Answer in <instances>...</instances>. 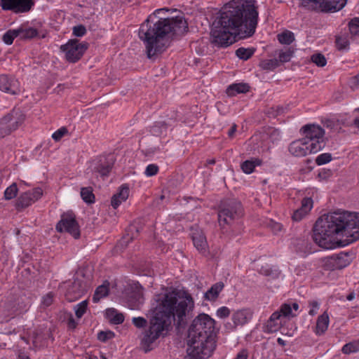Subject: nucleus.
I'll use <instances>...</instances> for the list:
<instances>
[{
	"mask_svg": "<svg viewBox=\"0 0 359 359\" xmlns=\"http://www.w3.org/2000/svg\"><path fill=\"white\" fill-rule=\"evenodd\" d=\"M156 301L149 325L140 337V346L144 353L154 348V343L169 330L172 322L177 328L184 327L194 309V301L186 291L172 290L156 296Z\"/></svg>",
	"mask_w": 359,
	"mask_h": 359,
	"instance_id": "1",
	"label": "nucleus"
},
{
	"mask_svg": "<svg viewBox=\"0 0 359 359\" xmlns=\"http://www.w3.org/2000/svg\"><path fill=\"white\" fill-rule=\"evenodd\" d=\"M255 0H233L223 8L213 22L212 43L226 47L235 42V36H252L257 25L258 10Z\"/></svg>",
	"mask_w": 359,
	"mask_h": 359,
	"instance_id": "2",
	"label": "nucleus"
},
{
	"mask_svg": "<svg viewBox=\"0 0 359 359\" xmlns=\"http://www.w3.org/2000/svg\"><path fill=\"white\" fill-rule=\"evenodd\" d=\"M357 212L336 211L320 217L313 227V239L320 248L333 249L359 239Z\"/></svg>",
	"mask_w": 359,
	"mask_h": 359,
	"instance_id": "3",
	"label": "nucleus"
},
{
	"mask_svg": "<svg viewBox=\"0 0 359 359\" xmlns=\"http://www.w3.org/2000/svg\"><path fill=\"white\" fill-rule=\"evenodd\" d=\"M150 15L140 26L138 36L145 46L147 57L156 59L170 46L172 35L182 34L188 24L182 15L160 18L153 22Z\"/></svg>",
	"mask_w": 359,
	"mask_h": 359,
	"instance_id": "4",
	"label": "nucleus"
},
{
	"mask_svg": "<svg viewBox=\"0 0 359 359\" xmlns=\"http://www.w3.org/2000/svg\"><path fill=\"white\" fill-rule=\"evenodd\" d=\"M214 328L215 320L207 314L194 319L188 331L187 359H206L212 355L216 347Z\"/></svg>",
	"mask_w": 359,
	"mask_h": 359,
	"instance_id": "5",
	"label": "nucleus"
},
{
	"mask_svg": "<svg viewBox=\"0 0 359 359\" xmlns=\"http://www.w3.org/2000/svg\"><path fill=\"white\" fill-rule=\"evenodd\" d=\"M242 215L243 209L241 203L235 199L226 200L220 206L218 212V222L219 225L224 228Z\"/></svg>",
	"mask_w": 359,
	"mask_h": 359,
	"instance_id": "6",
	"label": "nucleus"
},
{
	"mask_svg": "<svg viewBox=\"0 0 359 359\" xmlns=\"http://www.w3.org/2000/svg\"><path fill=\"white\" fill-rule=\"evenodd\" d=\"M303 138L310 144L311 149L320 151L325 146V130L318 125L307 124L300 129Z\"/></svg>",
	"mask_w": 359,
	"mask_h": 359,
	"instance_id": "7",
	"label": "nucleus"
},
{
	"mask_svg": "<svg viewBox=\"0 0 359 359\" xmlns=\"http://www.w3.org/2000/svg\"><path fill=\"white\" fill-rule=\"evenodd\" d=\"M25 115L19 109H13L0 120V137L15 130L25 121Z\"/></svg>",
	"mask_w": 359,
	"mask_h": 359,
	"instance_id": "8",
	"label": "nucleus"
},
{
	"mask_svg": "<svg viewBox=\"0 0 359 359\" xmlns=\"http://www.w3.org/2000/svg\"><path fill=\"white\" fill-rule=\"evenodd\" d=\"M294 315L292 314L291 305L283 304L280 306L278 311L273 312L267 320L264 332L267 333H273L278 331L282 327L283 318H291Z\"/></svg>",
	"mask_w": 359,
	"mask_h": 359,
	"instance_id": "9",
	"label": "nucleus"
},
{
	"mask_svg": "<svg viewBox=\"0 0 359 359\" xmlns=\"http://www.w3.org/2000/svg\"><path fill=\"white\" fill-rule=\"evenodd\" d=\"M88 48L86 43H80L78 40H69L66 44L60 46L65 53L66 60L69 62L79 60Z\"/></svg>",
	"mask_w": 359,
	"mask_h": 359,
	"instance_id": "10",
	"label": "nucleus"
},
{
	"mask_svg": "<svg viewBox=\"0 0 359 359\" xmlns=\"http://www.w3.org/2000/svg\"><path fill=\"white\" fill-rule=\"evenodd\" d=\"M58 232H67L74 238L80 236V231L75 216L72 214H66L62 216L60 221L56 225Z\"/></svg>",
	"mask_w": 359,
	"mask_h": 359,
	"instance_id": "11",
	"label": "nucleus"
},
{
	"mask_svg": "<svg viewBox=\"0 0 359 359\" xmlns=\"http://www.w3.org/2000/svg\"><path fill=\"white\" fill-rule=\"evenodd\" d=\"M33 0H0V6L4 11H10L14 13L29 12L33 7Z\"/></svg>",
	"mask_w": 359,
	"mask_h": 359,
	"instance_id": "12",
	"label": "nucleus"
},
{
	"mask_svg": "<svg viewBox=\"0 0 359 359\" xmlns=\"http://www.w3.org/2000/svg\"><path fill=\"white\" fill-rule=\"evenodd\" d=\"M42 195L43 190L39 187L24 192L16 200L15 208L18 210L25 209L37 201Z\"/></svg>",
	"mask_w": 359,
	"mask_h": 359,
	"instance_id": "13",
	"label": "nucleus"
},
{
	"mask_svg": "<svg viewBox=\"0 0 359 359\" xmlns=\"http://www.w3.org/2000/svg\"><path fill=\"white\" fill-rule=\"evenodd\" d=\"M87 284L79 277L74 278L69 286L65 297L69 302H74L81 297L87 291Z\"/></svg>",
	"mask_w": 359,
	"mask_h": 359,
	"instance_id": "14",
	"label": "nucleus"
},
{
	"mask_svg": "<svg viewBox=\"0 0 359 359\" xmlns=\"http://www.w3.org/2000/svg\"><path fill=\"white\" fill-rule=\"evenodd\" d=\"M290 153L297 157H303L310 154H316L318 151H313L303 137L292 142L288 147Z\"/></svg>",
	"mask_w": 359,
	"mask_h": 359,
	"instance_id": "15",
	"label": "nucleus"
},
{
	"mask_svg": "<svg viewBox=\"0 0 359 359\" xmlns=\"http://www.w3.org/2000/svg\"><path fill=\"white\" fill-rule=\"evenodd\" d=\"M317 6L313 11L336 12L342 9L346 4L347 0H317Z\"/></svg>",
	"mask_w": 359,
	"mask_h": 359,
	"instance_id": "16",
	"label": "nucleus"
},
{
	"mask_svg": "<svg viewBox=\"0 0 359 359\" xmlns=\"http://www.w3.org/2000/svg\"><path fill=\"white\" fill-rule=\"evenodd\" d=\"M0 90L11 95H16L20 92L19 82L13 77L4 74L1 75Z\"/></svg>",
	"mask_w": 359,
	"mask_h": 359,
	"instance_id": "17",
	"label": "nucleus"
},
{
	"mask_svg": "<svg viewBox=\"0 0 359 359\" xmlns=\"http://www.w3.org/2000/svg\"><path fill=\"white\" fill-rule=\"evenodd\" d=\"M253 312L250 309H242L232 315V320L236 325H243L252 318Z\"/></svg>",
	"mask_w": 359,
	"mask_h": 359,
	"instance_id": "18",
	"label": "nucleus"
},
{
	"mask_svg": "<svg viewBox=\"0 0 359 359\" xmlns=\"http://www.w3.org/2000/svg\"><path fill=\"white\" fill-rule=\"evenodd\" d=\"M129 196V187L127 184L120 187L118 193L115 194L111 201V206L116 209L122 202L126 201Z\"/></svg>",
	"mask_w": 359,
	"mask_h": 359,
	"instance_id": "19",
	"label": "nucleus"
},
{
	"mask_svg": "<svg viewBox=\"0 0 359 359\" xmlns=\"http://www.w3.org/2000/svg\"><path fill=\"white\" fill-rule=\"evenodd\" d=\"M191 237L196 248L201 252H205L208 248V243L203 231L196 230L192 233Z\"/></svg>",
	"mask_w": 359,
	"mask_h": 359,
	"instance_id": "20",
	"label": "nucleus"
},
{
	"mask_svg": "<svg viewBox=\"0 0 359 359\" xmlns=\"http://www.w3.org/2000/svg\"><path fill=\"white\" fill-rule=\"evenodd\" d=\"M330 323L329 315L327 311H325L322 315L319 316L317 318L316 325L315 327V332L318 335L324 334L327 330Z\"/></svg>",
	"mask_w": 359,
	"mask_h": 359,
	"instance_id": "21",
	"label": "nucleus"
},
{
	"mask_svg": "<svg viewBox=\"0 0 359 359\" xmlns=\"http://www.w3.org/2000/svg\"><path fill=\"white\" fill-rule=\"evenodd\" d=\"M250 86L247 83H240L230 85L226 89V93L229 96H235L238 93H245L248 92Z\"/></svg>",
	"mask_w": 359,
	"mask_h": 359,
	"instance_id": "22",
	"label": "nucleus"
},
{
	"mask_svg": "<svg viewBox=\"0 0 359 359\" xmlns=\"http://www.w3.org/2000/svg\"><path fill=\"white\" fill-rule=\"evenodd\" d=\"M224 283L222 282H218L213 285L205 293V299L209 301L215 300L220 292L224 288Z\"/></svg>",
	"mask_w": 359,
	"mask_h": 359,
	"instance_id": "23",
	"label": "nucleus"
},
{
	"mask_svg": "<svg viewBox=\"0 0 359 359\" xmlns=\"http://www.w3.org/2000/svg\"><path fill=\"white\" fill-rule=\"evenodd\" d=\"M106 316L109 321L114 325L121 324L124 321V316L113 308L106 310Z\"/></svg>",
	"mask_w": 359,
	"mask_h": 359,
	"instance_id": "24",
	"label": "nucleus"
},
{
	"mask_svg": "<svg viewBox=\"0 0 359 359\" xmlns=\"http://www.w3.org/2000/svg\"><path fill=\"white\" fill-rule=\"evenodd\" d=\"M337 262L334 256L324 257L321 259V266L327 271L337 270L341 266L337 264Z\"/></svg>",
	"mask_w": 359,
	"mask_h": 359,
	"instance_id": "25",
	"label": "nucleus"
},
{
	"mask_svg": "<svg viewBox=\"0 0 359 359\" xmlns=\"http://www.w3.org/2000/svg\"><path fill=\"white\" fill-rule=\"evenodd\" d=\"M113 163L108 161L100 160L97 165L94 168V171L98 172L102 176H107L111 170Z\"/></svg>",
	"mask_w": 359,
	"mask_h": 359,
	"instance_id": "26",
	"label": "nucleus"
},
{
	"mask_svg": "<svg viewBox=\"0 0 359 359\" xmlns=\"http://www.w3.org/2000/svg\"><path fill=\"white\" fill-rule=\"evenodd\" d=\"M109 283L107 281H105L102 285L98 286L94 295L93 297V301L94 302H98L100 299L105 297L108 295L109 293Z\"/></svg>",
	"mask_w": 359,
	"mask_h": 359,
	"instance_id": "27",
	"label": "nucleus"
},
{
	"mask_svg": "<svg viewBox=\"0 0 359 359\" xmlns=\"http://www.w3.org/2000/svg\"><path fill=\"white\" fill-rule=\"evenodd\" d=\"M261 164V161L258 158L247 160L241 164L242 170L246 174L252 173L255 168Z\"/></svg>",
	"mask_w": 359,
	"mask_h": 359,
	"instance_id": "28",
	"label": "nucleus"
},
{
	"mask_svg": "<svg viewBox=\"0 0 359 359\" xmlns=\"http://www.w3.org/2000/svg\"><path fill=\"white\" fill-rule=\"evenodd\" d=\"M135 288L137 292L134 294V298L136 299L135 304L130 303L129 306L131 309H140V305L143 304V289L140 285H136Z\"/></svg>",
	"mask_w": 359,
	"mask_h": 359,
	"instance_id": "29",
	"label": "nucleus"
},
{
	"mask_svg": "<svg viewBox=\"0 0 359 359\" xmlns=\"http://www.w3.org/2000/svg\"><path fill=\"white\" fill-rule=\"evenodd\" d=\"M259 273L264 276H269L271 278H277L280 274V271L277 268H271L268 264L262 266Z\"/></svg>",
	"mask_w": 359,
	"mask_h": 359,
	"instance_id": "30",
	"label": "nucleus"
},
{
	"mask_svg": "<svg viewBox=\"0 0 359 359\" xmlns=\"http://www.w3.org/2000/svg\"><path fill=\"white\" fill-rule=\"evenodd\" d=\"M279 66V62L277 59L263 60L259 62V67L264 70H273Z\"/></svg>",
	"mask_w": 359,
	"mask_h": 359,
	"instance_id": "31",
	"label": "nucleus"
},
{
	"mask_svg": "<svg viewBox=\"0 0 359 359\" xmlns=\"http://www.w3.org/2000/svg\"><path fill=\"white\" fill-rule=\"evenodd\" d=\"M81 196L87 203H93L95 201V196L91 187H83L81 189Z\"/></svg>",
	"mask_w": 359,
	"mask_h": 359,
	"instance_id": "32",
	"label": "nucleus"
},
{
	"mask_svg": "<svg viewBox=\"0 0 359 359\" xmlns=\"http://www.w3.org/2000/svg\"><path fill=\"white\" fill-rule=\"evenodd\" d=\"M254 49L252 48H239L236 50V55L243 60H247L251 57V56L254 54Z\"/></svg>",
	"mask_w": 359,
	"mask_h": 359,
	"instance_id": "33",
	"label": "nucleus"
},
{
	"mask_svg": "<svg viewBox=\"0 0 359 359\" xmlns=\"http://www.w3.org/2000/svg\"><path fill=\"white\" fill-rule=\"evenodd\" d=\"M344 354H350L359 351V340L353 341L345 344L341 349Z\"/></svg>",
	"mask_w": 359,
	"mask_h": 359,
	"instance_id": "34",
	"label": "nucleus"
},
{
	"mask_svg": "<svg viewBox=\"0 0 359 359\" xmlns=\"http://www.w3.org/2000/svg\"><path fill=\"white\" fill-rule=\"evenodd\" d=\"M278 39L282 44L289 45L294 40V34L290 31L284 32L278 35Z\"/></svg>",
	"mask_w": 359,
	"mask_h": 359,
	"instance_id": "35",
	"label": "nucleus"
},
{
	"mask_svg": "<svg viewBox=\"0 0 359 359\" xmlns=\"http://www.w3.org/2000/svg\"><path fill=\"white\" fill-rule=\"evenodd\" d=\"M18 30L19 31V36L22 39H32L38 34L37 29L32 27L27 29L19 28Z\"/></svg>",
	"mask_w": 359,
	"mask_h": 359,
	"instance_id": "36",
	"label": "nucleus"
},
{
	"mask_svg": "<svg viewBox=\"0 0 359 359\" xmlns=\"http://www.w3.org/2000/svg\"><path fill=\"white\" fill-rule=\"evenodd\" d=\"M19 36V31L17 29H9L3 35V41L6 44L13 43L15 38Z\"/></svg>",
	"mask_w": 359,
	"mask_h": 359,
	"instance_id": "37",
	"label": "nucleus"
},
{
	"mask_svg": "<svg viewBox=\"0 0 359 359\" xmlns=\"http://www.w3.org/2000/svg\"><path fill=\"white\" fill-rule=\"evenodd\" d=\"M18 191L16 183H13L4 191V198L6 200H11L14 198Z\"/></svg>",
	"mask_w": 359,
	"mask_h": 359,
	"instance_id": "38",
	"label": "nucleus"
},
{
	"mask_svg": "<svg viewBox=\"0 0 359 359\" xmlns=\"http://www.w3.org/2000/svg\"><path fill=\"white\" fill-rule=\"evenodd\" d=\"M350 44L348 38L346 35L339 36L336 38V45L339 50H344L348 48Z\"/></svg>",
	"mask_w": 359,
	"mask_h": 359,
	"instance_id": "39",
	"label": "nucleus"
},
{
	"mask_svg": "<svg viewBox=\"0 0 359 359\" xmlns=\"http://www.w3.org/2000/svg\"><path fill=\"white\" fill-rule=\"evenodd\" d=\"M311 61L318 67H323L327 64V60L322 53L313 54L311 57Z\"/></svg>",
	"mask_w": 359,
	"mask_h": 359,
	"instance_id": "40",
	"label": "nucleus"
},
{
	"mask_svg": "<svg viewBox=\"0 0 359 359\" xmlns=\"http://www.w3.org/2000/svg\"><path fill=\"white\" fill-rule=\"evenodd\" d=\"M348 27L351 35H359V18L352 19L348 23Z\"/></svg>",
	"mask_w": 359,
	"mask_h": 359,
	"instance_id": "41",
	"label": "nucleus"
},
{
	"mask_svg": "<svg viewBox=\"0 0 359 359\" xmlns=\"http://www.w3.org/2000/svg\"><path fill=\"white\" fill-rule=\"evenodd\" d=\"M88 302L87 301H83L78 304L75 307V314L78 318H81L87 310Z\"/></svg>",
	"mask_w": 359,
	"mask_h": 359,
	"instance_id": "42",
	"label": "nucleus"
},
{
	"mask_svg": "<svg viewBox=\"0 0 359 359\" xmlns=\"http://www.w3.org/2000/svg\"><path fill=\"white\" fill-rule=\"evenodd\" d=\"M332 161V155L329 153H323L320 154L316 158V163L318 165H322Z\"/></svg>",
	"mask_w": 359,
	"mask_h": 359,
	"instance_id": "43",
	"label": "nucleus"
},
{
	"mask_svg": "<svg viewBox=\"0 0 359 359\" xmlns=\"http://www.w3.org/2000/svg\"><path fill=\"white\" fill-rule=\"evenodd\" d=\"M55 294L53 292H49L45 294L41 299V306L44 308L50 306L54 300Z\"/></svg>",
	"mask_w": 359,
	"mask_h": 359,
	"instance_id": "44",
	"label": "nucleus"
},
{
	"mask_svg": "<svg viewBox=\"0 0 359 359\" xmlns=\"http://www.w3.org/2000/svg\"><path fill=\"white\" fill-rule=\"evenodd\" d=\"M114 333L112 331H100L97 334V339L102 342H106L107 340L114 337Z\"/></svg>",
	"mask_w": 359,
	"mask_h": 359,
	"instance_id": "45",
	"label": "nucleus"
},
{
	"mask_svg": "<svg viewBox=\"0 0 359 359\" xmlns=\"http://www.w3.org/2000/svg\"><path fill=\"white\" fill-rule=\"evenodd\" d=\"M313 200L311 198H304L301 203V208L304 210L306 212H309L313 208Z\"/></svg>",
	"mask_w": 359,
	"mask_h": 359,
	"instance_id": "46",
	"label": "nucleus"
},
{
	"mask_svg": "<svg viewBox=\"0 0 359 359\" xmlns=\"http://www.w3.org/2000/svg\"><path fill=\"white\" fill-rule=\"evenodd\" d=\"M292 55V51L288 50L286 51H280L278 55V62L279 63H284L289 62Z\"/></svg>",
	"mask_w": 359,
	"mask_h": 359,
	"instance_id": "47",
	"label": "nucleus"
},
{
	"mask_svg": "<svg viewBox=\"0 0 359 359\" xmlns=\"http://www.w3.org/2000/svg\"><path fill=\"white\" fill-rule=\"evenodd\" d=\"M300 6L309 11H313L314 7L317 6V0H299Z\"/></svg>",
	"mask_w": 359,
	"mask_h": 359,
	"instance_id": "48",
	"label": "nucleus"
},
{
	"mask_svg": "<svg viewBox=\"0 0 359 359\" xmlns=\"http://www.w3.org/2000/svg\"><path fill=\"white\" fill-rule=\"evenodd\" d=\"M68 133L67 129L65 127H62L56 130L53 135L52 138L55 141L60 140L67 133Z\"/></svg>",
	"mask_w": 359,
	"mask_h": 359,
	"instance_id": "49",
	"label": "nucleus"
},
{
	"mask_svg": "<svg viewBox=\"0 0 359 359\" xmlns=\"http://www.w3.org/2000/svg\"><path fill=\"white\" fill-rule=\"evenodd\" d=\"M133 325L137 328L144 327L147 324V320L143 317H135L132 319Z\"/></svg>",
	"mask_w": 359,
	"mask_h": 359,
	"instance_id": "50",
	"label": "nucleus"
},
{
	"mask_svg": "<svg viewBox=\"0 0 359 359\" xmlns=\"http://www.w3.org/2000/svg\"><path fill=\"white\" fill-rule=\"evenodd\" d=\"M308 212H306L302 208H299L295 210L292 215V219L294 221L299 222L302 220L306 215H308Z\"/></svg>",
	"mask_w": 359,
	"mask_h": 359,
	"instance_id": "51",
	"label": "nucleus"
},
{
	"mask_svg": "<svg viewBox=\"0 0 359 359\" xmlns=\"http://www.w3.org/2000/svg\"><path fill=\"white\" fill-rule=\"evenodd\" d=\"M283 112V108L280 106H276L269 108L267 110V114L270 116L276 117Z\"/></svg>",
	"mask_w": 359,
	"mask_h": 359,
	"instance_id": "52",
	"label": "nucleus"
},
{
	"mask_svg": "<svg viewBox=\"0 0 359 359\" xmlns=\"http://www.w3.org/2000/svg\"><path fill=\"white\" fill-rule=\"evenodd\" d=\"M334 257H335V259H337L338 261L337 264L340 266L341 265V266L340 268H339L338 269H341L348 264V262L347 260L348 256L346 255L341 254V255H337Z\"/></svg>",
	"mask_w": 359,
	"mask_h": 359,
	"instance_id": "53",
	"label": "nucleus"
},
{
	"mask_svg": "<svg viewBox=\"0 0 359 359\" xmlns=\"http://www.w3.org/2000/svg\"><path fill=\"white\" fill-rule=\"evenodd\" d=\"M158 172V167L155 164H149L145 170V175L148 177L154 176Z\"/></svg>",
	"mask_w": 359,
	"mask_h": 359,
	"instance_id": "54",
	"label": "nucleus"
},
{
	"mask_svg": "<svg viewBox=\"0 0 359 359\" xmlns=\"http://www.w3.org/2000/svg\"><path fill=\"white\" fill-rule=\"evenodd\" d=\"M230 309L226 306H222L217 309V316L220 318H224L230 315Z\"/></svg>",
	"mask_w": 359,
	"mask_h": 359,
	"instance_id": "55",
	"label": "nucleus"
},
{
	"mask_svg": "<svg viewBox=\"0 0 359 359\" xmlns=\"http://www.w3.org/2000/svg\"><path fill=\"white\" fill-rule=\"evenodd\" d=\"M309 305L310 307V310L309 311V315L315 316L319 309V303L317 301L313 300L309 302Z\"/></svg>",
	"mask_w": 359,
	"mask_h": 359,
	"instance_id": "56",
	"label": "nucleus"
},
{
	"mask_svg": "<svg viewBox=\"0 0 359 359\" xmlns=\"http://www.w3.org/2000/svg\"><path fill=\"white\" fill-rule=\"evenodd\" d=\"M86 33V29L83 25L75 26L73 28V34L76 36H83Z\"/></svg>",
	"mask_w": 359,
	"mask_h": 359,
	"instance_id": "57",
	"label": "nucleus"
},
{
	"mask_svg": "<svg viewBox=\"0 0 359 359\" xmlns=\"http://www.w3.org/2000/svg\"><path fill=\"white\" fill-rule=\"evenodd\" d=\"M349 86L353 90L356 89L359 86V73L351 78L349 81Z\"/></svg>",
	"mask_w": 359,
	"mask_h": 359,
	"instance_id": "58",
	"label": "nucleus"
},
{
	"mask_svg": "<svg viewBox=\"0 0 359 359\" xmlns=\"http://www.w3.org/2000/svg\"><path fill=\"white\" fill-rule=\"evenodd\" d=\"M270 227L274 233H278L283 229V226L281 224H280L278 222H271Z\"/></svg>",
	"mask_w": 359,
	"mask_h": 359,
	"instance_id": "59",
	"label": "nucleus"
},
{
	"mask_svg": "<svg viewBox=\"0 0 359 359\" xmlns=\"http://www.w3.org/2000/svg\"><path fill=\"white\" fill-rule=\"evenodd\" d=\"M29 309V306L27 304L21 303L19 309L15 311V315H20L25 313Z\"/></svg>",
	"mask_w": 359,
	"mask_h": 359,
	"instance_id": "60",
	"label": "nucleus"
},
{
	"mask_svg": "<svg viewBox=\"0 0 359 359\" xmlns=\"http://www.w3.org/2000/svg\"><path fill=\"white\" fill-rule=\"evenodd\" d=\"M248 352L246 349H242L238 353L235 358L233 359H248Z\"/></svg>",
	"mask_w": 359,
	"mask_h": 359,
	"instance_id": "61",
	"label": "nucleus"
},
{
	"mask_svg": "<svg viewBox=\"0 0 359 359\" xmlns=\"http://www.w3.org/2000/svg\"><path fill=\"white\" fill-rule=\"evenodd\" d=\"M67 324H68V327L71 329H74L76 326V323L72 316H71L69 318Z\"/></svg>",
	"mask_w": 359,
	"mask_h": 359,
	"instance_id": "62",
	"label": "nucleus"
},
{
	"mask_svg": "<svg viewBox=\"0 0 359 359\" xmlns=\"http://www.w3.org/2000/svg\"><path fill=\"white\" fill-rule=\"evenodd\" d=\"M236 128H237V126H236V124H233L231 126V129L228 132V135H229V137H233V135H234V134H235V133L236 131Z\"/></svg>",
	"mask_w": 359,
	"mask_h": 359,
	"instance_id": "63",
	"label": "nucleus"
},
{
	"mask_svg": "<svg viewBox=\"0 0 359 359\" xmlns=\"http://www.w3.org/2000/svg\"><path fill=\"white\" fill-rule=\"evenodd\" d=\"M353 126L359 130V116H356L353 121Z\"/></svg>",
	"mask_w": 359,
	"mask_h": 359,
	"instance_id": "64",
	"label": "nucleus"
}]
</instances>
